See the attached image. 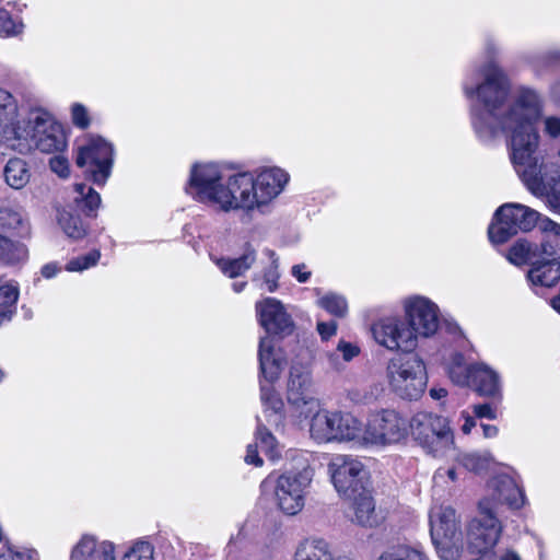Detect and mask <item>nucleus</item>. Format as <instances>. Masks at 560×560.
<instances>
[{
    "mask_svg": "<svg viewBox=\"0 0 560 560\" xmlns=\"http://www.w3.org/2000/svg\"><path fill=\"white\" fill-rule=\"evenodd\" d=\"M502 51L500 43L487 37L483 43V62L472 65L466 72L462 91L470 101L469 117L474 132L483 143L493 142L526 124L537 122L542 115L540 94L528 86L515 91L497 59Z\"/></svg>",
    "mask_w": 560,
    "mask_h": 560,
    "instance_id": "1",
    "label": "nucleus"
},
{
    "mask_svg": "<svg viewBox=\"0 0 560 560\" xmlns=\"http://www.w3.org/2000/svg\"><path fill=\"white\" fill-rule=\"evenodd\" d=\"M289 180L288 172L278 166L229 175L223 165L206 162L191 166L186 190L194 199L223 212L265 213Z\"/></svg>",
    "mask_w": 560,
    "mask_h": 560,
    "instance_id": "2",
    "label": "nucleus"
},
{
    "mask_svg": "<svg viewBox=\"0 0 560 560\" xmlns=\"http://www.w3.org/2000/svg\"><path fill=\"white\" fill-rule=\"evenodd\" d=\"M536 124L505 133L510 160L525 187L536 197H546L549 209L560 214V167L540 148Z\"/></svg>",
    "mask_w": 560,
    "mask_h": 560,
    "instance_id": "3",
    "label": "nucleus"
},
{
    "mask_svg": "<svg viewBox=\"0 0 560 560\" xmlns=\"http://www.w3.org/2000/svg\"><path fill=\"white\" fill-rule=\"evenodd\" d=\"M314 471L305 462L300 468L270 474L260 483V493L273 500L287 515H296L305 505V497Z\"/></svg>",
    "mask_w": 560,
    "mask_h": 560,
    "instance_id": "4",
    "label": "nucleus"
},
{
    "mask_svg": "<svg viewBox=\"0 0 560 560\" xmlns=\"http://www.w3.org/2000/svg\"><path fill=\"white\" fill-rule=\"evenodd\" d=\"M260 400L266 410H271L275 423L281 420L284 404L275 388L287 366V357L276 339L269 336L260 337L258 345Z\"/></svg>",
    "mask_w": 560,
    "mask_h": 560,
    "instance_id": "5",
    "label": "nucleus"
},
{
    "mask_svg": "<svg viewBox=\"0 0 560 560\" xmlns=\"http://www.w3.org/2000/svg\"><path fill=\"white\" fill-rule=\"evenodd\" d=\"M385 376L390 392L407 401L419 400L428 386L425 363L416 353L389 359Z\"/></svg>",
    "mask_w": 560,
    "mask_h": 560,
    "instance_id": "6",
    "label": "nucleus"
},
{
    "mask_svg": "<svg viewBox=\"0 0 560 560\" xmlns=\"http://www.w3.org/2000/svg\"><path fill=\"white\" fill-rule=\"evenodd\" d=\"M409 432L429 455L443 458L455 450V436L448 418L430 411H418L409 420Z\"/></svg>",
    "mask_w": 560,
    "mask_h": 560,
    "instance_id": "7",
    "label": "nucleus"
},
{
    "mask_svg": "<svg viewBox=\"0 0 560 560\" xmlns=\"http://www.w3.org/2000/svg\"><path fill=\"white\" fill-rule=\"evenodd\" d=\"M430 535L442 560H459L464 550L463 533L455 510L434 505L429 513Z\"/></svg>",
    "mask_w": 560,
    "mask_h": 560,
    "instance_id": "8",
    "label": "nucleus"
},
{
    "mask_svg": "<svg viewBox=\"0 0 560 560\" xmlns=\"http://www.w3.org/2000/svg\"><path fill=\"white\" fill-rule=\"evenodd\" d=\"M540 213L518 202L501 205L493 213L488 228V236L492 244H503L520 232L532 231Z\"/></svg>",
    "mask_w": 560,
    "mask_h": 560,
    "instance_id": "9",
    "label": "nucleus"
},
{
    "mask_svg": "<svg viewBox=\"0 0 560 560\" xmlns=\"http://www.w3.org/2000/svg\"><path fill=\"white\" fill-rule=\"evenodd\" d=\"M311 436L318 443L362 440V423L351 413L319 410L311 418Z\"/></svg>",
    "mask_w": 560,
    "mask_h": 560,
    "instance_id": "10",
    "label": "nucleus"
},
{
    "mask_svg": "<svg viewBox=\"0 0 560 560\" xmlns=\"http://www.w3.org/2000/svg\"><path fill=\"white\" fill-rule=\"evenodd\" d=\"M100 205L98 192L83 183L75 184L72 202L58 211V225L68 237L80 240L86 235L88 226L75 211L81 210L85 215H92Z\"/></svg>",
    "mask_w": 560,
    "mask_h": 560,
    "instance_id": "11",
    "label": "nucleus"
},
{
    "mask_svg": "<svg viewBox=\"0 0 560 560\" xmlns=\"http://www.w3.org/2000/svg\"><path fill=\"white\" fill-rule=\"evenodd\" d=\"M409 429V421L397 410L382 409L369 417L362 441L377 446L396 444L408 436Z\"/></svg>",
    "mask_w": 560,
    "mask_h": 560,
    "instance_id": "12",
    "label": "nucleus"
},
{
    "mask_svg": "<svg viewBox=\"0 0 560 560\" xmlns=\"http://www.w3.org/2000/svg\"><path fill=\"white\" fill-rule=\"evenodd\" d=\"M75 163L95 185L104 186L112 174L113 144L102 137L92 136L79 148Z\"/></svg>",
    "mask_w": 560,
    "mask_h": 560,
    "instance_id": "13",
    "label": "nucleus"
},
{
    "mask_svg": "<svg viewBox=\"0 0 560 560\" xmlns=\"http://www.w3.org/2000/svg\"><path fill=\"white\" fill-rule=\"evenodd\" d=\"M404 319L418 341L433 337L440 327V307L424 295L413 294L401 302Z\"/></svg>",
    "mask_w": 560,
    "mask_h": 560,
    "instance_id": "14",
    "label": "nucleus"
},
{
    "mask_svg": "<svg viewBox=\"0 0 560 560\" xmlns=\"http://www.w3.org/2000/svg\"><path fill=\"white\" fill-rule=\"evenodd\" d=\"M287 400L293 412L303 419L312 418L320 410L319 401L315 397L312 373L307 368L291 366L287 383Z\"/></svg>",
    "mask_w": 560,
    "mask_h": 560,
    "instance_id": "15",
    "label": "nucleus"
},
{
    "mask_svg": "<svg viewBox=\"0 0 560 560\" xmlns=\"http://www.w3.org/2000/svg\"><path fill=\"white\" fill-rule=\"evenodd\" d=\"M328 472L337 492L351 498L368 487V474L363 464L351 455H334L328 464Z\"/></svg>",
    "mask_w": 560,
    "mask_h": 560,
    "instance_id": "16",
    "label": "nucleus"
},
{
    "mask_svg": "<svg viewBox=\"0 0 560 560\" xmlns=\"http://www.w3.org/2000/svg\"><path fill=\"white\" fill-rule=\"evenodd\" d=\"M371 330L375 342L388 351L412 352L418 347L405 319L399 316L382 317L372 325Z\"/></svg>",
    "mask_w": 560,
    "mask_h": 560,
    "instance_id": "17",
    "label": "nucleus"
},
{
    "mask_svg": "<svg viewBox=\"0 0 560 560\" xmlns=\"http://www.w3.org/2000/svg\"><path fill=\"white\" fill-rule=\"evenodd\" d=\"M26 137L19 140H25L31 147L44 153H52L62 151L66 148V136L59 124L47 113H38L32 119V127L30 130L23 128Z\"/></svg>",
    "mask_w": 560,
    "mask_h": 560,
    "instance_id": "18",
    "label": "nucleus"
},
{
    "mask_svg": "<svg viewBox=\"0 0 560 560\" xmlns=\"http://www.w3.org/2000/svg\"><path fill=\"white\" fill-rule=\"evenodd\" d=\"M487 488L488 494L483 499L491 500L492 510L497 513L499 505L517 511L526 504L525 492L517 476L498 474L488 481Z\"/></svg>",
    "mask_w": 560,
    "mask_h": 560,
    "instance_id": "19",
    "label": "nucleus"
},
{
    "mask_svg": "<svg viewBox=\"0 0 560 560\" xmlns=\"http://www.w3.org/2000/svg\"><path fill=\"white\" fill-rule=\"evenodd\" d=\"M259 324L266 331V336L284 338L292 334L294 324L284 305L273 299L267 298L256 304Z\"/></svg>",
    "mask_w": 560,
    "mask_h": 560,
    "instance_id": "20",
    "label": "nucleus"
},
{
    "mask_svg": "<svg viewBox=\"0 0 560 560\" xmlns=\"http://www.w3.org/2000/svg\"><path fill=\"white\" fill-rule=\"evenodd\" d=\"M69 560H116V545L86 533L72 546Z\"/></svg>",
    "mask_w": 560,
    "mask_h": 560,
    "instance_id": "21",
    "label": "nucleus"
},
{
    "mask_svg": "<svg viewBox=\"0 0 560 560\" xmlns=\"http://www.w3.org/2000/svg\"><path fill=\"white\" fill-rule=\"evenodd\" d=\"M19 117L18 100L9 91L0 89V142L26 137Z\"/></svg>",
    "mask_w": 560,
    "mask_h": 560,
    "instance_id": "22",
    "label": "nucleus"
},
{
    "mask_svg": "<svg viewBox=\"0 0 560 560\" xmlns=\"http://www.w3.org/2000/svg\"><path fill=\"white\" fill-rule=\"evenodd\" d=\"M257 259V252L254 246L247 243L244 246L243 253L236 258H219L215 260L219 269L229 278H236L243 276Z\"/></svg>",
    "mask_w": 560,
    "mask_h": 560,
    "instance_id": "23",
    "label": "nucleus"
},
{
    "mask_svg": "<svg viewBox=\"0 0 560 560\" xmlns=\"http://www.w3.org/2000/svg\"><path fill=\"white\" fill-rule=\"evenodd\" d=\"M480 395L495 397L500 395L501 385L499 374L483 364H475L470 384Z\"/></svg>",
    "mask_w": 560,
    "mask_h": 560,
    "instance_id": "24",
    "label": "nucleus"
},
{
    "mask_svg": "<svg viewBox=\"0 0 560 560\" xmlns=\"http://www.w3.org/2000/svg\"><path fill=\"white\" fill-rule=\"evenodd\" d=\"M348 499L353 501V521L368 527H372L377 524L378 518L375 513V504L368 487L359 490L354 495Z\"/></svg>",
    "mask_w": 560,
    "mask_h": 560,
    "instance_id": "25",
    "label": "nucleus"
},
{
    "mask_svg": "<svg viewBox=\"0 0 560 560\" xmlns=\"http://www.w3.org/2000/svg\"><path fill=\"white\" fill-rule=\"evenodd\" d=\"M294 560H351L346 556L334 555L329 544L320 538H312L302 542L296 552Z\"/></svg>",
    "mask_w": 560,
    "mask_h": 560,
    "instance_id": "26",
    "label": "nucleus"
},
{
    "mask_svg": "<svg viewBox=\"0 0 560 560\" xmlns=\"http://www.w3.org/2000/svg\"><path fill=\"white\" fill-rule=\"evenodd\" d=\"M528 281L534 285L552 287L560 279V261L547 259L536 261L527 273Z\"/></svg>",
    "mask_w": 560,
    "mask_h": 560,
    "instance_id": "27",
    "label": "nucleus"
},
{
    "mask_svg": "<svg viewBox=\"0 0 560 560\" xmlns=\"http://www.w3.org/2000/svg\"><path fill=\"white\" fill-rule=\"evenodd\" d=\"M0 229L15 231L20 235L28 233V222L20 207L9 201H0Z\"/></svg>",
    "mask_w": 560,
    "mask_h": 560,
    "instance_id": "28",
    "label": "nucleus"
},
{
    "mask_svg": "<svg viewBox=\"0 0 560 560\" xmlns=\"http://www.w3.org/2000/svg\"><path fill=\"white\" fill-rule=\"evenodd\" d=\"M19 285L13 281L0 280V324L9 323L16 312Z\"/></svg>",
    "mask_w": 560,
    "mask_h": 560,
    "instance_id": "29",
    "label": "nucleus"
},
{
    "mask_svg": "<svg viewBox=\"0 0 560 560\" xmlns=\"http://www.w3.org/2000/svg\"><path fill=\"white\" fill-rule=\"evenodd\" d=\"M544 237L538 246L539 256H546L547 259H556L560 256V224L550 219L542 223Z\"/></svg>",
    "mask_w": 560,
    "mask_h": 560,
    "instance_id": "30",
    "label": "nucleus"
},
{
    "mask_svg": "<svg viewBox=\"0 0 560 560\" xmlns=\"http://www.w3.org/2000/svg\"><path fill=\"white\" fill-rule=\"evenodd\" d=\"M3 176L11 188L21 189L30 182L31 172L24 160L14 158L7 162Z\"/></svg>",
    "mask_w": 560,
    "mask_h": 560,
    "instance_id": "31",
    "label": "nucleus"
},
{
    "mask_svg": "<svg viewBox=\"0 0 560 560\" xmlns=\"http://www.w3.org/2000/svg\"><path fill=\"white\" fill-rule=\"evenodd\" d=\"M27 255L24 244L0 235V264L8 266L22 264L27 259Z\"/></svg>",
    "mask_w": 560,
    "mask_h": 560,
    "instance_id": "32",
    "label": "nucleus"
},
{
    "mask_svg": "<svg viewBox=\"0 0 560 560\" xmlns=\"http://www.w3.org/2000/svg\"><path fill=\"white\" fill-rule=\"evenodd\" d=\"M457 460L464 468L475 474L487 471L494 463L493 456L488 451L463 453L458 455Z\"/></svg>",
    "mask_w": 560,
    "mask_h": 560,
    "instance_id": "33",
    "label": "nucleus"
},
{
    "mask_svg": "<svg viewBox=\"0 0 560 560\" xmlns=\"http://www.w3.org/2000/svg\"><path fill=\"white\" fill-rule=\"evenodd\" d=\"M475 365H467L462 353H454L447 364V372L453 383L467 386L472 377Z\"/></svg>",
    "mask_w": 560,
    "mask_h": 560,
    "instance_id": "34",
    "label": "nucleus"
},
{
    "mask_svg": "<svg viewBox=\"0 0 560 560\" xmlns=\"http://www.w3.org/2000/svg\"><path fill=\"white\" fill-rule=\"evenodd\" d=\"M539 256L538 245L526 238L517 240L509 249L506 258L514 265H523Z\"/></svg>",
    "mask_w": 560,
    "mask_h": 560,
    "instance_id": "35",
    "label": "nucleus"
},
{
    "mask_svg": "<svg viewBox=\"0 0 560 560\" xmlns=\"http://www.w3.org/2000/svg\"><path fill=\"white\" fill-rule=\"evenodd\" d=\"M318 307L337 318H343L348 314L347 299L336 292H327L316 301Z\"/></svg>",
    "mask_w": 560,
    "mask_h": 560,
    "instance_id": "36",
    "label": "nucleus"
},
{
    "mask_svg": "<svg viewBox=\"0 0 560 560\" xmlns=\"http://www.w3.org/2000/svg\"><path fill=\"white\" fill-rule=\"evenodd\" d=\"M255 443L271 460H276L281 455V447L276 438L262 425H258L255 434Z\"/></svg>",
    "mask_w": 560,
    "mask_h": 560,
    "instance_id": "37",
    "label": "nucleus"
},
{
    "mask_svg": "<svg viewBox=\"0 0 560 560\" xmlns=\"http://www.w3.org/2000/svg\"><path fill=\"white\" fill-rule=\"evenodd\" d=\"M380 560H429L419 547L400 545L385 551Z\"/></svg>",
    "mask_w": 560,
    "mask_h": 560,
    "instance_id": "38",
    "label": "nucleus"
},
{
    "mask_svg": "<svg viewBox=\"0 0 560 560\" xmlns=\"http://www.w3.org/2000/svg\"><path fill=\"white\" fill-rule=\"evenodd\" d=\"M523 61L536 77H542L553 68L546 51L527 52Z\"/></svg>",
    "mask_w": 560,
    "mask_h": 560,
    "instance_id": "39",
    "label": "nucleus"
},
{
    "mask_svg": "<svg viewBox=\"0 0 560 560\" xmlns=\"http://www.w3.org/2000/svg\"><path fill=\"white\" fill-rule=\"evenodd\" d=\"M264 253L269 257L270 264L264 271L260 287L265 288L269 292H273L278 288V280L280 277L278 271V257L271 249H265Z\"/></svg>",
    "mask_w": 560,
    "mask_h": 560,
    "instance_id": "40",
    "label": "nucleus"
},
{
    "mask_svg": "<svg viewBox=\"0 0 560 560\" xmlns=\"http://www.w3.org/2000/svg\"><path fill=\"white\" fill-rule=\"evenodd\" d=\"M121 560H155L154 547L147 540H137L127 549Z\"/></svg>",
    "mask_w": 560,
    "mask_h": 560,
    "instance_id": "41",
    "label": "nucleus"
},
{
    "mask_svg": "<svg viewBox=\"0 0 560 560\" xmlns=\"http://www.w3.org/2000/svg\"><path fill=\"white\" fill-rule=\"evenodd\" d=\"M24 25L21 20L12 18L4 9L0 8V37H14L23 32Z\"/></svg>",
    "mask_w": 560,
    "mask_h": 560,
    "instance_id": "42",
    "label": "nucleus"
},
{
    "mask_svg": "<svg viewBox=\"0 0 560 560\" xmlns=\"http://www.w3.org/2000/svg\"><path fill=\"white\" fill-rule=\"evenodd\" d=\"M101 258V253L96 249L70 259L66 265V270L69 272H82L95 266Z\"/></svg>",
    "mask_w": 560,
    "mask_h": 560,
    "instance_id": "43",
    "label": "nucleus"
},
{
    "mask_svg": "<svg viewBox=\"0 0 560 560\" xmlns=\"http://www.w3.org/2000/svg\"><path fill=\"white\" fill-rule=\"evenodd\" d=\"M457 481V472L455 468H439L433 476V486L435 489L451 490L452 486Z\"/></svg>",
    "mask_w": 560,
    "mask_h": 560,
    "instance_id": "44",
    "label": "nucleus"
},
{
    "mask_svg": "<svg viewBox=\"0 0 560 560\" xmlns=\"http://www.w3.org/2000/svg\"><path fill=\"white\" fill-rule=\"evenodd\" d=\"M71 121L79 129L90 127L92 119L88 107L81 103H73L70 107Z\"/></svg>",
    "mask_w": 560,
    "mask_h": 560,
    "instance_id": "45",
    "label": "nucleus"
},
{
    "mask_svg": "<svg viewBox=\"0 0 560 560\" xmlns=\"http://www.w3.org/2000/svg\"><path fill=\"white\" fill-rule=\"evenodd\" d=\"M337 349L341 354L345 365L360 353V348L357 345L346 340H340L337 345Z\"/></svg>",
    "mask_w": 560,
    "mask_h": 560,
    "instance_id": "46",
    "label": "nucleus"
},
{
    "mask_svg": "<svg viewBox=\"0 0 560 560\" xmlns=\"http://www.w3.org/2000/svg\"><path fill=\"white\" fill-rule=\"evenodd\" d=\"M49 166L59 177L67 178L69 176V163L66 158L61 155L52 156L49 161Z\"/></svg>",
    "mask_w": 560,
    "mask_h": 560,
    "instance_id": "47",
    "label": "nucleus"
},
{
    "mask_svg": "<svg viewBox=\"0 0 560 560\" xmlns=\"http://www.w3.org/2000/svg\"><path fill=\"white\" fill-rule=\"evenodd\" d=\"M324 359L327 363V366L332 371H342L345 369V363L342 361L341 354L336 348L331 351H326L324 353Z\"/></svg>",
    "mask_w": 560,
    "mask_h": 560,
    "instance_id": "48",
    "label": "nucleus"
},
{
    "mask_svg": "<svg viewBox=\"0 0 560 560\" xmlns=\"http://www.w3.org/2000/svg\"><path fill=\"white\" fill-rule=\"evenodd\" d=\"M338 325L335 320L328 322H318L317 323V332L319 334L322 340H329L337 332Z\"/></svg>",
    "mask_w": 560,
    "mask_h": 560,
    "instance_id": "49",
    "label": "nucleus"
},
{
    "mask_svg": "<svg viewBox=\"0 0 560 560\" xmlns=\"http://www.w3.org/2000/svg\"><path fill=\"white\" fill-rule=\"evenodd\" d=\"M291 275L298 282L306 283L311 279L312 272L305 264H298L292 266Z\"/></svg>",
    "mask_w": 560,
    "mask_h": 560,
    "instance_id": "50",
    "label": "nucleus"
},
{
    "mask_svg": "<svg viewBox=\"0 0 560 560\" xmlns=\"http://www.w3.org/2000/svg\"><path fill=\"white\" fill-rule=\"evenodd\" d=\"M39 560V553L34 548L20 547L13 550V559L15 560Z\"/></svg>",
    "mask_w": 560,
    "mask_h": 560,
    "instance_id": "51",
    "label": "nucleus"
},
{
    "mask_svg": "<svg viewBox=\"0 0 560 560\" xmlns=\"http://www.w3.org/2000/svg\"><path fill=\"white\" fill-rule=\"evenodd\" d=\"M474 413L478 418L493 420L497 418V411L490 404H480L474 406Z\"/></svg>",
    "mask_w": 560,
    "mask_h": 560,
    "instance_id": "52",
    "label": "nucleus"
},
{
    "mask_svg": "<svg viewBox=\"0 0 560 560\" xmlns=\"http://www.w3.org/2000/svg\"><path fill=\"white\" fill-rule=\"evenodd\" d=\"M244 459L248 465H254L256 467H260L262 465V459L258 455V445L256 443L247 445Z\"/></svg>",
    "mask_w": 560,
    "mask_h": 560,
    "instance_id": "53",
    "label": "nucleus"
},
{
    "mask_svg": "<svg viewBox=\"0 0 560 560\" xmlns=\"http://www.w3.org/2000/svg\"><path fill=\"white\" fill-rule=\"evenodd\" d=\"M545 131L552 138L560 136V118L550 116L545 119Z\"/></svg>",
    "mask_w": 560,
    "mask_h": 560,
    "instance_id": "54",
    "label": "nucleus"
},
{
    "mask_svg": "<svg viewBox=\"0 0 560 560\" xmlns=\"http://www.w3.org/2000/svg\"><path fill=\"white\" fill-rule=\"evenodd\" d=\"M460 419L464 420V423L460 427L462 432L464 434H469L471 432V429L476 425L475 418L471 415H469L467 411H462Z\"/></svg>",
    "mask_w": 560,
    "mask_h": 560,
    "instance_id": "55",
    "label": "nucleus"
},
{
    "mask_svg": "<svg viewBox=\"0 0 560 560\" xmlns=\"http://www.w3.org/2000/svg\"><path fill=\"white\" fill-rule=\"evenodd\" d=\"M60 271V267L55 262L46 264L42 267V276L46 279L55 277Z\"/></svg>",
    "mask_w": 560,
    "mask_h": 560,
    "instance_id": "56",
    "label": "nucleus"
},
{
    "mask_svg": "<svg viewBox=\"0 0 560 560\" xmlns=\"http://www.w3.org/2000/svg\"><path fill=\"white\" fill-rule=\"evenodd\" d=\"M545 51L548 55V58L553 67L560 66V48H550Z\"/></svg>",
    "mask_w": 560,
    "mask_h": 560,
    "instance_id": "57",
    "label": "nucleus"
},
{
    "mask_svg": "<svg viewBox=\"0 0 560 560\" xmlns=\"http://www.w3.org/2000/svg\"><path fill=\"white\" fill-rule=\"evenodd\" d=\"M483 436L487 439H492L498 435L499 429L492 424H482Z\"/></svg>",
    "mask_w": 560,
    "mask_h": 560,
    "instance_id": "58",
    "label": "nucleus"
},
{
    "mask_svg": "<svg viewBox=\"0 0 560 560\" xmlns=\"http://www.w3.org/2000/svg\"><path fill=\"white\" fill-rule=\"evenodd\" d=\"M0 560H14L13 549L9 545H0Z\"/></svg>",
    "mask_w": 560,
    "mask_h": 560,
    "instance_id": "59",
    "label": "nucleus"
},
{
    "mask_svg": "<svg viewBox=\"0 0 560 560\" xmlns=\"http://www.w3.org/2000/svg\"><path fill=\"white\" fill-rule=\"evenodd\" d=\"M447 390L443 387H433L430 389V396L432 399L439 400L446 397Z\"/></svg>",
    "mask_w": 560,
    "mask_h": 560,
    "instance_id": "60",
    "label": "nucleus"
},
{
    "mask_svg": "<svg viewBox=\"0 0 560 560\" xmlns=\"http://www.w3.org/2000/svg\"><path fill=\"white\" fill-rule=\"evenodd\" d=\"M550 94L556 102L560 103V78L551 85Z\"/></svg>",
    "mask_w": 560,
    "mask_h": 560,
    "instance_id": "61",
    "label": "nucleus"
},
{
    "mask_svg": "<svg viewBox=\"0 0 560 560\" xmlns=\"http://www.w3.org/2000/svg\"><path fill=\"white\" fill-rule=\"evenodd\" d=\"M501 560H521L518 555H516L513 551H506L502 557Z\"/></svg>",
    "mask_w": 560,
    "mask_h": 560,
    "instance_id": "62",
    "label": "nucleus"
},
{
    "mask_svg": "<svg viewBox=\"0 0 560 560\" xmlns=\"http://www.w3.org/2000/svg\"><path fill=\"white\" fill-rule=\"evenodd\" d=\"M245 285H246V282H244V281H242V282H234L232 284L233 290L235 292H237V293L242 292L244 290Z\"/></svg>",
    "mask_w": 560,
    "mask_h": 560,
    "instance_id": "63",
    "label": "nucleus"
},
{
    "mask_svg": "<svg viewBox=\"0 0 560 560\" xmlns=\"http://www.w3.org/2000/svg\"><path fill=\"white\" fill-rule=\"evenodd\" d=\"M3 376H4V374H3V372L0 370V382L2 381Z\"/></svg>",
    "mask_w": 560,
    "mask_h": 560,
    "instance_id": "64",
    "label": "nucleus"
}]
</instances>
